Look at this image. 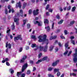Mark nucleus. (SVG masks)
<instances>
[{
    "mask_svg": "<svg viewBox=\"0 0 77 77\" xmlns=\"http://www.w3.org/2000/svg\"><path fill=\"white\" fill-rule=\"evenodd\" d=\"M43 39H42V36L40 35L38 37V39H39L38 40L39 42H44V41H45L46 44L47 45V44H48V39L46 38H47V35L45 34L43 35Z\"/></svg>",
    "mask_w": 77,
    "mask_h": 77,
    "instance_id": "1",
    "label": "nucleus"
},
{
    "mask_svg": "<svg viewBox=\"0 0 77 77\" xmlns=\"http://www.w3.org/2000/svg\"><path fill=\"white\" fill-rule=\"evenodd\" d=\"M73 56L74 57L73 61L75 63L77 62V48L75 49V54H73Z\"/></svg>",
    "mask_w": 77,
    "mask_h": 77,
    "instance_id": "2",
    "label": "nucleus"
},
{
    "mask_svg": "<svg viewBox=\"0 0 77 77\" xmlns=\"http://www.w3.org/2000/svg\"><path fill=\"white\" fill-rule=\"evenodd\" d=\"M19 15L17 16H15L14 17V22H16V24L17 25H18L19 24V23L17 22H18L19 21V19H18V18H19Z\"/></svg>",
    "mask_w": 77,
    "mask_h": 77,
    "instance_id": "3",
    "label": "nucleus"
},
{
    "mask_svg": "<svg viewBox=\"0 0 77 77\" xmlns=\"http://www.w3.org/2000/svg\"><path fill=\"white\" fill-rule=\"evenodd\" d=\"M28 65L27 63H25L23 65L22 69V72H24V70L26 69Z\"/></svg>",
    "mask_w": 77,
    "mask_h": 77,
    "instance_id": "4",
    "label": "nucleus"
},
{
    "mask_svg": "<svg viewBox=\"0 0 77 77\" xmlns=\"http://www.w3.org/2000/svg\"><path fill=\"white\" fill-rule=\"evenodd\" d=\"M18 39H20L21 40L22 38H21V35H19L17 37H15L14 38V41H16L17 40H18Z\"/></svg>",
    "mask_w": 77,
    "mask_h": 77,
    "instance_id": "5",
    "label": "nucleus"
},
{
    "mask_svg": "<svg viewBox=\"0 0 77 77\" xmlns=\"http://www.w3.org/2000/svg\"><path fill=\"white\" fill-rule=\"evenodd\" d=\"M23 10L22 9H20V14H17V15H16L15 16H18V15H19V17H23Z\"/></svg>",
    "mask_w": 77,
    "mask_h": 77,
    "instance_id": "6",
    "label": "nucleus"
},
{
    "mask_svg": "<svg viewBox=\"0 0 77 77\" xmlns=\"http://www.w3.org/2000/svg\"><path fill=\"white\" fill-rule=\"evenodd\" d=\"M11 7V5H8V9H9L8 11V12L9 13H11V11L12 13H14V9L12 8L10 9Z\"/></svg>",
    "mask_w": 77,
    "mask_h": 77,
    "instance_id": "7",
    "label": "nucleus"
},
{
    "mask_svg": "<svg viewBox=\"0 0 77 77\" xmlns=\"http://www.w3.org/2000/svg\"><path fill=\"white\" fill-rule=\"evenodd\" d=\"M38 11H39V9H37L36 10H36H34L33 11V13L34 15L35 16L36 15H38Z\"/></svg>",
    "mask_w": 77,
    "mask_h": 77,
    "instance_id": "8",
    "label": "nucleus"
},
{
    "mask_svg": "<svg viewBox=\"0 0 77 77\" xmlns=\"http://www.w3.org/2000/svg\"><path fill=\"white\" fill-rule=\"evenodd\" d=\"M27 21H28V20L27 19L23 20V24L22 25V26H23V27H24L26 23H27Z\"/></svg>",
    "mask_w": 77,
    "mask_h": 77,
    "instance_id": "9",
    "label": "nucleus"
},
{
    "mask_svg": "<svg viewBox=\"0 0 77 77\" xmlns=\"http://www.w3.org/2000/svg\"><path fill=\"white\" fill-rule=\"evenodd\" d=\"M27 58V56L26 55H25L23 57V58L21 59L20 60V63H23L24 61V60Z\"/></svg>",
    "mask_w": 77,
    "mask_h": 77,
    "instance_id": "10",
    "label": "nucleus"
},
{
    "mask_svg": "<svg viewBox=\"0 0 77 77\" xmlns=\"http://www.w3.org/2000/svg\"><path fill=\"white\" fill-rule=\"evenodd\" d=\"M48 49V46L46 45L43 47V51L44 52H47V50Z\"/></svg>",
    "mask_w": 77,
    "mask_h": 77,
    "instance_id": "11",
    "label": "nucleus"
},
{
    "mask_svg": "<svg viewBox=\"0 0 77 77\" xmlns=\"http://www.w3.org/2000/svg\"><path fill=\"white\" fill-rule=\"evenodd\" d=\"M18 7H19V8H21V5L20 2H19V3H17L16 5V8H18Z\"/></svg>",
    "mask_w": 77,
    "mask_h": 77,
    "instance_id": "12",
    "label": "nucleus"
},
{
    "mask_svg": "<svg viewBox=\"0 0 77 77\" xmlns=\"http://www.w3.org/2000/svg\"><path fill=\"white\" fill-rule=\"evenodd\" d=\"M48 59V57L47 56H45L43 57L42 60V61H44V60H47Z\"/></svg>",
    "mask_w": 77,
    "mask_h": 77,
    "instance_id": "13",
    "label": "nucleus"
},
{
    "mask_svg": "<svg viewBox=\"0 0 77 77\" xmlns=\"http://www.w3.org/2000/svg\"><path fill=\"white\" fill-rule=\"evenodd\" d=\"M45 29H46V30L48 32H50V26H48L47 27L45 26Z\"/></svg>",
    "mask_w": 77,
    "mask_h": 77,
    "instance_id": "14",
    "label": "nucleus"
},
{
    "mask_svg": "<svg viewBox=\"0 0 77 77\" xmlns=\"http://www.w3.org/2000/svg\"><path fill=\"white\" fill-rule=\"evenodd\" d=\"M31 38L32 39H33L34 41H36V35H32L31 36Z\"/></svg>",
    "mask_w": 77,
    "mask_h": 77,
    "instance_id": "15",
    "label": "nucleus"
},
{
    "mask_svg": "<svg viewBox=\"0 0 77 77\" xmlns=\"http://www.w3.org/2000/svg\"><path fill=\"white\" fill-rule=\"evenodd\" d=\"M59 69H54V74H56V72H58V71H59Z\"/></svg>",
    "mask_w": 77,
    "mask_h": 77,
    "instance_id": "16",
    "label": "nucleus"
},
{
    "mask_svg": "<svg viewBox=\"0 0 77 77\" xmlns=\"http://www.w3.org/2000/svg\"><path fill=\"white\" fill-rule=\"evenodd\" d=\"M8 46L9 48H11V45H10V44H8L7 42L6 44V47L7 48V47H8Z\"/></svg>",
    "mask_w": 77,
    "mask_h": 77,
    "instance_id": "17",
    "label": "nucleus"
},
{
    "mask_svg": "<svg viewBox=\"0 0 77 77\" xmlns=\"http://www.w3.org/2000/svg\"><path fill=\"white\" fill-rule=\"evenodd\" d=\"M34 24H38V26H41V25L40 24V23L38 22V21H36L35 22Z\"/></svg>",
    "mask_w": 77,
    "mask_h": 77,
    "instance_id": "18",
    "label": "nucleus"
},
{
    "mask_svg": "<svg viewBox=\"0 0 77 77\" xmlns=\"http://www.w3.org/2000/svg\"><path fill=\"white\" fill-rule=\"evenodd\" d=\"M57 38V36H51L50 38V40H52V39H56V38Z\"/></svg>",
    "mask_w": 77,
    "mask_h": 77,
    "instance_id": "19",
    "label": "nucleus"
},
{
    "mask_svg": "<svg viewBox=\"0 0 77 77\" xmlns=\"http://www.w3.org/2000/svg\"><path fill=\"white\" fill-rule=\"evenodd\" d=\"M53 48H54V46H50L49 49V51H53Z\"/></svg>",
    "mask_w": 77,
    "mask_h": 77,
    "instance_id": "20",
    "label": "nucleus"
},
{
    "mask_svg": "<svg viewBox=\"0 0 77 77\" xmlns=\"http://www.w3.org/2000/svg\"><path fill=\"white\" fill-rule=\"evenodd\" d=\"M39 48L40 51H43V49L44 48V47L43 46L40 45Z\"/></svg>",
    "mask_w": 77,
    "mask_h": 77,
    "instance_id": "21",
    "label": "nucleus"
},
{
    "mask_svg": "<svg viewBox=\"0 0 77 77\" xmlns=\"http://www.w3.org/2000/svg\"><path fill=\"white\" fill-rule=\"evenodd\" d=\"M9 71L10 72H11V74H14V70H13L12 68L10 69Z\"/></svg>",
    "mask_w": 77,
    "mask_h": 77,
    "instance_id": "22",
    "label": "nucleus"
},
{
    "mask_svg": "<svg viewBox=\"0 0 77 77\" xmlns=\"http://www.w3.org/2000/svg\"><path fill=\"white\" fill-rule=\"evenodd\" d=\"M70 75L71 76V75H72V76H74V77H76L77 76V75H76V74L75 73H70Z\"/></svg>",
    "mask_w": 77,
    "mask_h": 77,
    "instance_id": "23",
    "label": "nucleus"
},
{
    "mask_svg": "<svg viewBox=\"0 0 77 77\" xmlns=\"http://www.w3.org/2000/svg\"><path fill=\"white\" fill-rule=\"evenodd\" d=\"M66 51L64 52V53L63 54L64 56H66L68 53V50L66 49Z\"/></svg>",
    "mask_w": 77,
    "mask_h": 77,
    "instance_id": "24",
    "label": "nucleus"
},
{
    "mask_svg": "<svg viewBox=\"0 0 77 77\" xmlns=\"http://www.w3.org/2000/svg\"><path fill=\"white\" fill-rule=\"evenodd\" d=\"M76 7H73L72 8V12H74L75 10Z\"/></svg>",
    "mask_w": 77,
    "mask_h": 77,
    "instance_id": "25",
    "label": "nucleus"
},
{
    "mask_svg": "<svg viewBox=\"0 0 77 77\" xmlns=\"http://www.w3.org/2000/svg\"><path fill=\"white\" fill-rule=\"evenodd\" d=\"M65 47L66 50L68 49V43H66L65 44Z\"/></svg>",
    "mask_w": 77,
    "mask_h": 77,
    "instance_id": "26",
    "label": "nucleus"
},
{
    "mask_svg": "<svg viewBox=\"0 0 77 77\" xmlns=\"http://www.w3.org/2000/svg\"><path fill=\"white\" fill-rule=\"evenodd\" d=\"M42 62V59L39 60L36 62V64H38V63H39L40 62Z\"/></svg>",
    "mask_w": 77,
    "mask_h": 77,
    "instance_id": "27",
    "label": "nucleus"
},
{
    "mask_svg": "<svg viewBox=\"0 0 77 77\" xmlns=\"http://www.w3.org/2000/svg\"><path fill=\"white\" fill-rule=\"evenodd\" d=\"M53 69V67H49L48 68V70L49 71H52Z\"/></svg>",
    "mask_w": 77,
    "mask_h": 77,
    "instance_id": "28",
    "label": "nucleus"
},
{
    "mask_svg": "<svg viewBox=\"0 0 77 77\" xmlns=\"http://www.w3.org/2000/svg\"><path fill=\"white\" fill-rule=\"evenodd\" d=\"M44 23L45 24H48V20L47 19H45V20Z\"/></svg>",
    "mask_w": 77,
    "mask_h": 77,
    "instance_id": "29",
    "label": "nucleus"
},
{
    "mask_svg": "<svg viewBox=\"0 0 77 77\" xmlns=\"http://www.w3.org/2000/svg\"><path fill=\"white\" fill-rule=\"evenodd\" d=\"M27 5V3H23V9H24L25 8L26 6V5Z\"/></svg>",
    "mask_w": 77,
    "mask_h": 77,
    "instance_id": "30",
    "label": "nucleus"
},
{
    "mask_svg": "<svg viewBox=\"0 0 77 77\" xmlns=\"http://www.w3.org/2000/svg\"><path fill=\"white\" fill-rule=\"evenodd\" d=\"M42 56V54L41 53H39L38 56V58H40V57H41Z\"/></svg>",
    "mask_w": 77,
    "mask_h": 77,
    "instance_id": "31",
    "label": "nucleus"
},
{
    "mask_svg": "<svg viewBox=\"0 0 77 77\" xmlns=\"http://www.w3.org/2000/svg\"><path fill=\"white\" fill-rule=\"evenodd\" d=\"M57 65V63H56L55 62H54L52 63V66H55Z\"/></svg>",
    "mask_w": 77,
    "mask_h": 77,
    "instance_id": "32",
    "label": "nucleus"
},
{
    "mask_svg": "<svg viewBox=\"0 0 77 77\" xmlns=\"http://www.w3.org/2000/svg\"><path fill=\"white\" fill-rule=\"evenodd\" d=\"M31 73L30 70H28L26 72V74H30Z\"/></svg>",
    "mask_w": 77,
    "mask_h": 77,
    "instance_id": "33",
    "label": "nucleus"
},
{
    "mask_svg": "<svg viewBox=\"0 0 77 77\" xmlns=\"http://www.w3.org/2000/svg\"><path fill=\"white\" fill-rule=\"evenodd\" d=\"M22 72H17V76H20V75H21V74Z\"/></svg>",
    "mask_w": 77,
    "mask_h": 77,
    "instance_id": "34",
    "label": "nucleus"
},
{
    "mask_svg": "<svg viewBox=\"0 0 77 77\" xmlns=\"http://www.w3.org/2000/svg\"><path fill=\"white\" fill-rule=\"evenodd\" d=\"M11 29L12 30H14L15 29V26H14V23H13V25L11 26Z\"/></svg>",
    "mask_w": 77,
    "mask_h": 77,
    "instance_id": "35",
    "label": "nucleus"
},
{
    "mask_svg": "<svg viewBox=\"0 0 77 77\" xmlns=\"http://www.w3.org/2000/svg\"><path fill=\"white\" fill-rule=\"evenodd\" d=\"M63 20H61L60 21L58 22V24H61L63 23Z\"/></svg>",
    "mask_w": 77,
    "mask_h": 77,
    "instance_id": "36",
    "label": "nucleus"
},
{
    "mask_svg": "<svg viewBox=\"0 0 77 77\" xmlns=\"http://www.w3.org/2000/svg\"><path fill=\"white\" fill-rule=\"evenodd\" d=\"M74 21H72L70 22V26H72V25H73L74 23Z\"/></svg>",
    "mask_w": 77,
    "mask_h": 77,
    "instance_id": "37",
    "label": "nucleus"
},
{
    "mask_svg": "<svg viewBox=\"0 0 77 77\" xmlns=\"http://www.w3.org/2000/svg\"><path fill=\"white\" fill-rule=\"evenodd\" d=\"M50 8V5L49 4H48L47 5V6L46 7V10H47L48 8Z\"/></svg>",
    "mask_w": 77,
    "mask_h": 77,
    "instance_id": "38",
    "label": "nucleus"
},
{
    "mask_svg": "<svg viewBox=\"0 0 77 77\" xmlns=\"http://www.w3.org/2000/svg\"><path fill=\"white\" fill-rule=\"evenodd\" d=\"M54 23H53L52 25L51 29L53 30L54 29Z\"/></svg>",
    "mask_w": 77,
    "mask_h": 77,
    "instance_id": "39",
    "label": "nucleus"
},
{
    "mask_svg": "<svg viewBox=\"0 0 77 77\" xmlns=\"http://www.w3.org/2000/svg\"><path fill=\"white\" fill-rule=\"evenodd\" d=\"M71 53H72V51H70L69 52V53L67 55V56H69L71 54Z\"/></svg>",
    "mask_w": 77,
    "mask_h": 77,
    "instance_id": "40",
    "label": "nucleus"
},
{
    "mask_svg": "<svg viewBox=\"0 0 77 77\" xmlns=\"http://www.w3.org/2000/svg\"><path fill=\"white\" fill-rule=\"evenodd\" d=\"M30 28V24H27V29H29Z\"/></svg>",
    "mask_w": 77,
    "mask_h": 77,
    "instance_id": "41",
    "label": "nucleus"
},
{
    "mask_svg": "<svg viewBox=\"0 0 77 77\" xmlns=\"http://www.w3.org/2000/svg\"><path fill=\"white\" fill-rule=\"evenodd\" d=\"M57 77H59L60 76V72H57Z\"/></svg>",
    "mask_w": 77,
    "mask_h": 77,
    "instance_id": "42",
    "label": "nucleus"
},
{
    "mask_svg": "<svg viewBox=\"0 0 77 77\" xmlns=\"http://www.w3.org/2000/svg\"><path fill=\"white\" fill-rule=\"evenodd\" d=\"M23 51V48H20L19 49V52L20 53L21 52Z\"/></svg>",
    "mask_w": 77,
    "mask_h": 77,
    "instance_id": "43",
    "label": "nucleus"
},
{
    "mask_svg": "<svg viewBox=\"0 0 77 77\" xmlns=\"http://www.w3.org/2000/svg\"><path fill=\"white\" fill-rule=\"evenodd\" d=\"M5 13L6 14H7L8 13V10H7L6 9H5Z\"/></svg>",
    "mask_w": 77,
    "mask_h": 77,
    "instance_id": "44",
    "label": "nucleus"
},
{
    "mask_svg": "<svg viewBox=\"0 0 77 77\" xmlns=\"http://www.w3.org/2000/svg\"><path fill=\"white\" fill-rule=\"evenodd\" d=\"M56 18H57V19H59L60 18V16H59V14H57V15L56 16Z\"/></svg>",
    "mask_w": 77,
    "mask_h": 77,
    "instance_id": "45",
    "label": "nucleus"
},
{
    "mask_svg": "<svg viewBox=\"0 0 77 77\" xmlns=\"http://www.w3.org/2000/svg\"><path fill=\"white\" fill-rule=\"evenodd\" d=\"M36 47V44H32V46H31V47H32V48H33V47Z\"/></svg>",
    "mask_w": 77,
    "mask_h": 77,
    "instance_id": "46",
    "label": "nucleus"
},
{
    "mask_svg": "<svg viewBox=\"0 0 77 77\" xmlns=\"http://www.w3.org/2000/svg\"><path fill=\"white\" fill-rule=\"evenodd\" d=\"M64 33H65V35H67L68 34V32L66 30H65L64 31Z\"/></svg>",
    "mask_w": 77,
    "mask_h": 77,
    "instance_id": "47",
    "label": "nucleus"
},
{
    "mask_svg": "<svg viewBox=\"0 0 77 77\" xmlns=\"http://www.w3.org/2000/svg\"><path fill=\"white\" fill-rule=\"evenodd\" d=\"M32 13V10H30L29 11V14H31Z\"/></svg>",
    "mask_w": 77,
    "mask_h": 77,
    "instance_id": "48",
    "label": "nucleus"
},
{
    "mask_svg": "<svg viewBox=\"0 0 77 77\" xmlns=\"http://www.w3.org/2000/svg\"><path fill=\"white\" fill-rule=\"evenodd\" d=\"M9 28H7V33H9V32H10V29H9Z\"/></svg>",
    "mask_w": 77,
    "mask_h": 77,
    "instance_id": "49",
    "label": "nucleus"
},
{
    "mask_svg": "<svg viewBox=\"0 0 77 77\" xmlns=\"http://www.w3.org/2000/svg\"><path fill=\"white\" fill-rule=\"evenodd\" d=\"M48 11L52 13V12H53V10H52L51 8H50L48 10Z\"/></svg>",
    "mask_w": 77,
    "mask_h": 77,
    "instance_id": "50",
    "label": "nucleus"
},
{
    "mask_svg": "<svg viewBox=\"0 0 77 77\" xmlns=\"http://www.w3.org/2000/svg\"><path fill=\"white\" fill-rule=\"evenodd\" d=\"M71 43L73 44V45H74L75 44V43H74L75 41L74 40H71Z\"/></svg>",
    "mask_w": 77,
    "mask_h": 77,
    "instance_id": "51",
    "label": "nucleus"
},
{
    "mask_svg": "<svg viewBox=\"0 0 77 77\" xmlns=\"http://www.w3.org/2000/svg\"><path fill=\"white\" fill-rule=\"evenodd\" d=\"M60 38H61V39H65V38L63 36L61 35L60 36Z\"/></svg>",
    "mask_w": 77,
    "mask_h": 77,
    "instance_id": "52",
    "label": "nucleus"
},
{
    "mask_svg": "<svg viewBox=\"0 0 77 77\" xmlns=\"http://www.w3.org/2000/svg\"><path fill=\"white\" fill-rule=\"evenodd\" d=\"M73 71L74 72H77V69H73Z\"/></svg>",
    "mask_w": 77,
    "mask_h": 77,
    "instance_id": "53",
    "label": "nucleus"
},
{
    "mask_svg": "<svg viewBox=\"0 0 77 77\" xmlns=\"http://www.w3.org/2000/svg\"><path fill=\"white\" fill-rule=\"evenodd\" d=\"M71 6H69V7H68L67 8V10H68V11H69V10H70L71 9Z\"/></svg>",
    "mask_w": 77,
    "mask_h": 77,
    "instance_id": "54",
    "label": "nucleus"
},
{
    "mask_svg": "<svg viewBox=\"0 0 77 77\" xmlns=\"http://www.w3.org/2000/svg\"><path fill=\"white\" fill-rule=\"evenodd\" d=\"M70 38L71 39V40H72L73 39H74V37L73 36H71L70 37Z\"/></svg>",
    "mask_w": 77,
    "mask_h": 77,
    "instance_id": "55",
    "label": "nucleus"
},
{
    "mask_svg": "<svg viewBox=\"0 0 77 77\" xmlns=\"http://www.w3.org/2000/svg\"><path fill=\"white\" fill-rule=\"evenodd\" d=\"M48 75L49 77H54V76H53V75H52L51 74H49Z\"/></svg>",
    "mask_w": 77,
    "mask_h": 77,
    "instance_id": "56",
    "label": "nucleus"
},
{
    "mask_svg": "<svg viewBox=\"0 0 77 77\" xmlns=\"http://www.w3.org/2000/svg\"><path fill=\"white\" fill-rule=\"evenodd\" d=\"M58 45L59 47H62V45H61L60 43H58Z\"/></svg>",
    "mask_w": 77,
    "mask_h": 77,
    "instance_id": "57",
    "label": "nucleus"
},
{
    "mask_svg": "<svg viewBox=\"0 0 77 77\" xmlns=\"http://www.w3.org/2000/svg\"><path fill=\"white\" fill-rule=\"evenodd\" d=\"M59 10H60V11L62 12V11H63V9H62V7H60L59 8Z\"/></svg>",
    "mask_w": 77,
    "mask_h": 77,
    "instance_id": "58",
    "label": "nucleus"
},
{
    "mask_svg": "<svg viewBox=\"0 0 77 77\" xmlns=\"http://www.w3.org/2000/svg\"><path fill=\"white\" fill-rule=\"evenodd\" d=\"M55 63H57H57H58L59 62V60H57L55 62Z\"/></svg>",
    "mask_w": 77,
    "mask_h": 77,
    "instance_id": "59",
    "label": "nucleus"
},
{
    "mask_svg": "<svg viewBox=\"0 0 77 77\" xmlns=\"http://www.w3.org/2000/svg\"><path fill=\"white\" fill-rule=\"evenodd\" d=\"M6 64L7 65V66H9V65H10L9 63H8V62H6Z\"/></svg>",
    "mask_w": 77,
    "mask_h": 77,
    "instance_id": "60",
    "label": "nucleus"
},
{
    "mask_svg": "<svg viewBox=\"0 0 77 77\" xmlns=\"http://www.w3.org/2000/svg\"><path fill=\"white\" fill-rule=\"evenodd\" d=\"M46 15H47L48 16H49V15H50V14L49 12H46Z\"/></svg>",
    "mask_w": 77,
    "mask_h": 77,
    "instance_id": "61",
    "label": "nucleus"
},
{
    "mask_svg": "<svg viewBox=\"0 0 77 77\" xmlns=\"http://www.w3.org/2000/svg\"><path fill=\"white\" fill-rule=\"evenodd\" d=\"M55 52H57V51H58V48H56L55 49Z\"/></svg>",
    "mask_w": 77,
    "mask_h": 77,
    "instance_id": "62",
    "label": "nucleus"
},
{
    "mask_svg": "<svg viewBox=\"0 0 77 77\" xmlns=\"http://www.w3.org/2000/svg\"><path fill=\"white\" fill-rule=\"evenodd\" d=\"M3 60L2 61V63H5L6 62V61L5 60V58H3Z\"/></svg>",
    "mask_w": 77,
    "mask_h": 77,
    "instance_id": "63",
    "label": "nucleus"
},
{
    "mask_svg": "<svg viewBox=\"0 0 77 77\" xmlns=\"http://www.w3.org/2000/svg\"><path fill=\"white\" fill-rule=\"evenodd\" d=\"M36 70V67H33V71H35Z\"/></svg>",
    "mask_w": 77,
    "mask_h": 77,
    "instance_id": "64",
    "label": "nucleus"
}]
</instances>
